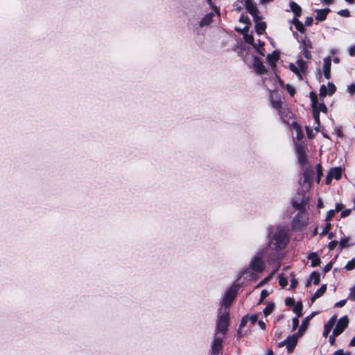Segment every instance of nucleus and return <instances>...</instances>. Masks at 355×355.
Returning <instances> with one entry per match:
<instances>
[{
  "mask_svg": "<svg viewBox=\"0 0 355 355\" xmlns=\"http://www.w3.org/2000/svg\"><path fill=\"white\" fill-rule=\"evenodd\" d=\"M279 284L282 288H284L288 284V279L286 277L280 275L279 277Z\"/></svg>",
  "mask_w": 355,
  "mask_h": 355,
  "instance_id": "nucleus-43",
  "label": "nucleus"
},
{
  "mask_svg": "<svg viewBox=\"0 0 355 355\" xmlns=\"http://www.w3.org/2000/svg\"><path fill=\"white\" fill-rule=\"evenodd\" d=\"M239 21L241 23L245 24H246L248 26L251 25V21H250L249 17L248 15H246L242 14L240 16Z\"/></svg>",
  "mask_w": 355,
  "mask_h": 355,
  "instance_id": "nucleus-38",
  "label": "nucleus"
},
{
  "mask_svg": "<svg viewBox=\"0 0 355 355\" xmlns=\"http://www.w3.org/2000/svg\"><path fill=\"white\" fill-rule=\"evenodd\" d=\"M315 19L318 21H323L327 19V15L331 12L329 8L315 10Z\"/></svg>",
  "mask_w": 355,
  "mask_h": 355,
  "instance_id": "nucleus-19",
  "label": "nucleus"
},
{
  "mask_svg": "<svg viewBox=\"0 0 355 355\" xmlns=\"http://www.w3.org/2000/svg\"><path fill=\"white\" fill-rule=\"evenodd\" d=\"M277 112L282 122L287 125H289L290 120L294 118V114L291 112L287 105H284V107L279 110Z\"/></svg>",
  "mask_w": 355,
  "mask_h": 355,
  "instance_id": "nucleus-8",
  "label": "nucleus"
},
{
  "mask_svg": "<svg viewBox=\"0 0 355 355\" xmlns=\"http://www.w3.org/2000/svg\"><path fill=\"white\" fill-rule=\"evenodd\" d=\"M297 284H298V281L296 279H295V278L292 279L291 281V284H290L289 289L290 290L295 289L297 287Z\"/></svg>",
  "mask_w": 355,
  "mask_h": 355,
  "instance_id": "nucleus-54",
  "label": "nucleus"
},
{
  "mask_svg": "<svg viewBox=\"0 0 355 355\" xmlns=\"http://www.w3.org/2000/svg\"><path fill=\"white\" fill-rule=\"evenodd\" d=\"M327 86H328V89H328L329 95V96L333 95L336 92V87L331 82H329L328 84H327Z\"/></svg>",
  "mask_w": 355,
  "mask_h": 355,
  "instance_id": "nucleus-39",
  "label": "nucleus"
},
{
  "mask_svg": "<svg viewBox=\"0 0 355 355\" xmlns=\"http://www.w3.org/2000/svg\"><path fill=\"white\" fill-rule=\"evenodd\" d=\"M292 126L296 131V139L298 141L302 140L304 137V133L299 123L296 121H293Z\"/></svg>",
  "mask_w": 355,
  "mask_h": 355,
  "instance_id": "nucleus-25",
  "label": "nucleus"
},
{
  "mask_svg": "<svg viewBox=\"0 0 355 355\" xmlns=\"http://www.w3.org/2000/svg\"><path fill=\"white\" fill-rule=\"evenodd\" d=\"M223 349V338H215L211 345L212 353L214 355H218Z\"/></svg>",
  "mask_w": 355,
  "mask_h": 355,
  "instance_id": "nucleus-14",
  "label": "nucleus"
},
{
  "mask_svg": "<svg viewBox=\"0 0 355 355\" xmlns=\"http://www.w3.org/2000/svg\"><path fill=\"white\" fill-rule=\"evenodd\" d=\"M291 11L293 13L294 17L298 19L302 15V8L295 1H291L289 3Z\"/></svg>",
  "mask_w": 355,
  "mask_h": 355,
  "instance_id": "nucleus-17",
  "label": "nucleus"
},
{
  "mask_svg": "<svg viewBox=\"0 0 355 355\" xmlns=\"http://www.w3.org/2000/svg\"><path fill=\"white\" fill-rule=\"evenodd\" d=\"M302 53L304 57L308 60L311 59L312 57L310 49H302Z\"/></svg>",
  "mask_w": 355,
  "mask_h": 355,
  "instance_id": "nucleus-51",
  "label": "nucleus"
},
{
  "mask_svg": "<svg viewBox=\"0 0 355 355\" xmlns=\"http://www.w3.org/2000/svg\"><path fill=\"white\" fill-rule=\"evenodd\" d=\"M229 320V313L220 315L218 319L216 331L225 335L228 330Z\"/></svg>",
  "mask_w": 355,
  "mask_h": 355,
  "instance_id": "nucleus-4",
  "label": "nucleus"
},
{
  "mask_svg": "<svg viewBox=\"0 0 355 355\" xmlns=\"http://www.w3.org/2000/svg\"><path fill=\"white\" fill-rule=\"evenodd\" d=\"M270 278V276L266 277L264 279H263L261 282H260L259 283V284L257 286V287H260V286H263L265 284H266L269 281Z\"/></svg>",
  "mask_w": 355,
  "mask_h": 355,
  "instance_id": "nucleus-63",
  "label": "nucleus"
},
{
  "mask_svg": "<svg viewBox=\"0 0 355 355\" xmlns=\"http://www.w3.org/2000/svg\"><path fill=\"white\" fill-rule=\"evenodd\" d=\"M255 31L258 35H262L266 29V23L264 21H259V20L254 21Z\"/></svg>",
  "mask_w": 355,
  "mask_h": 355,
  "instance_id": "nucleus-24",
  "label": "nucleus"
},
{
  "mask_svg": "<svg viewBox=\"0 0 355 355\" xmlns=\"http://www.w3.org/2000/svg\"><path fill=\"white\" fill-rule=\"evenodd\" d=\"M347 91L351 94H354L355 93V84L353 83V84L349 85L347 87Z\"/></svg>",
  "mask_w": 355,
  "mask_h": 355,
  "instance_id": "nucleus-60",
  "label": "nucleus"
},
{
  "mask_svg": "<svg viewBox=\"0 0 355 355\" xmlns=\"http://www.w3.org/2000/svg\"><path fill=\"white\" fill-rule=\"evenodd\" d=\"M332 355H352L349 352H344L341 349H338L334 352Z\"/></svg>",
  "mask_w": 355,
  "mask_h": 355,
  "instance_id": "nucleus-53",
  "label": "nucleus"
},
{
  "mask_svg": "<svg viewBox=\"0 0 355 355\" xmlns=\"http://www.w3.org/2000/svg\"><path fill=\"white\" fill-rule=\"evenodd\" d=\"M295 148H296V153L297 155L298 162L302 167H304V165L308 162V157H307V155L306 153V146L304 144V143L302 142V143L297 144Z\"/></svg>",
  "mask_w": 355,
  "mask_h": 355,
  "instance_id": "nucleus-5",
  "label": "nucleus"
},
{
  "mask_svg": "<svg viewBox=\"0 0 355 355\" xmlns=\"http://www.w3.org/2000/svg\"><path fill=\"white\" fill-rule=\"evenodd\" d=\"M298 337L296 334H293L286 338V349L288 353H292L294 351L297 344Z\"/></svg>",
  "mask_w": 355,
  "mask_h": 355,
  "instance_id": "nucleus-13",
  "label": "nucleus"
},
{
  "mask_svg": "<svg viewBox=\"0 0 355 355\" xmlns=\"http://www.w3.org/2000/svg\"><path fill=\"white\" fill-rule=\"evenodd\" d=\"M240 288L239 284L234 283L230 288H229L223 296L222 300V304L226 307H229L233 303L234 300L236 297L239 289Z\"/></svg>",
  "mask_w": 355,
  "mask_h": 355,
  "instance_id": "nucleus-2",
  "label": "nucleus"
},
{
  "mask_svg": "<svg viewBox=\"0 0 355 355\" xmlns=\"http://www.w3.org/2000/svg\"><path fill=\"white\" fill-rule=\"evenodd\" d=\"M331 59L330 57L325 58L324 59L323 64V73L324 76L326 79L329 80L331 78Z\"/></svg>",
  "mask_w": 355,
  "mask_h": 355,
  "instance_id": "nucleus-15",
  "label": "nucleus"
},
{
  "mask_svg": "<svg viewBox=\"0 0 355 355\" xmlns=\"http://www.w3.org/2000/svg\"><path fill=\"white\" fill-rule=\"evenodd\" d=\"M303 304L301 301L297 302L293 307V312L297 315V317H301L302 315Z\"/></svg>",
  "mask_w": 355,
  "mask_h": 355,
  "instance_id": "nucleus-28",
  "label": "nucleus"
},
{
  "mask_svg": "<svg viewBox=\"0 0 355 355\" xmlns=\"http://www.w3.org/2000/svg\"><path fill=\"white\" fill-rule=\"evenodd\" d=\"M272 241L276 249L282 250L289 243L288 230L286 227H278L273 234Z\"/></svg>",
  "mask_w": 355,
  "mask_h": 355,
  "instance_id": "nucleus-1",
  "label": "nucleus"
},
{
  "mask_svg": "<svg viewBox=\"0 0 355 355\" xmlns=\"http://www.w3.org/2000/svg\"><path fill=\"white\" fill-rule=\"evenodd\" d=\"M348 324L349 319L347 315L340 318L337 322L336 327L333 330L334 331V335L339 336L340 334H341L344 331V330L348 327Z\"/></svg>",
  "mask_w": 355,
  "mask_h": 355,
  "instance_id": "nucleus-11",
  "label": "nucleus"
},
{
  "mask_svg": "<svg viewBox=\"0 0 355 355\" xmlns=\"http://www.w3.org/2000/svg\"><path fill=\"white\" fill-rule=\"evenodd\" d=\"M279 58V54L277 53H273L272 55H268V59L269 60V62H272V61L274 62H277Z\"/></svg>",
  "mask_w": 355,
  "mask_h": 355,
  "instance_id": "nucleus-49",
  "label": "nucleus"
},
{
  "mask_svg": "<svg viewBox=\"0 0 355 355\" xmlns=\"http://www.w3.org/2000/svg\"><path fill=\"white\" fill-rule=\"evenodd\" d=\"M285 304L288 306H294L295 305V301L293 297H286L285 300Z\"/></svg>",
  "mask_w": 355,
  "mask_h": 355,
  "instance_id": "nucleus-47",
  "label": "nucleus"
},
{
  "mask_svg": "<svg viewBox=\"0 0 355 355\" xmlns=\"http://www.w3.org/2000/svg\"><path fill=\"white\" fill-rule=\"evenodd\" d=\"M297 67L299 69V70L300 71V73H306V70H307V62L304 60H303L302 59H299L297 60Z\"/></svg>",
  "mask_w": 355,
  "mask_h": 355,
  "instance_id": "nucleus-30",
  "label": "nucleus"
},
{
  "mask_svg": "<svg viewBox=\"0 0 355 355\" xmlns=\"http://www.w3.org/2000/svg\"><path fill=\"white\" fill-rule=\"evenodd\" d=\"M347 300H342L335 304V307H343L345 305Z\"/></svg>",
  "mask_w": 355,
  "mask_h": 355,
  "instance_id": "nucleus-59",
  "label": "nucleus"
},
{
  "mask_svg": "<svg viewBox=\"0 0 355 355\" xmlns=\"http://www.w3.org/2000/svg\"><path fill=\"white\" fill-rule=\"evenodd\" d=\"M326 291H327V284H322L321 286V287L319 289H318L313 294V295L311 298L312 302H313L316 299L322 296L323 294L326 292Z\"/></svg>",
  "mask_w": 355,
  "mask_h": 355,
  "instance_id": "nucleus-27",
  "label": "nucleus"
},
{
  "mask_svg": "<svg viewBox=\"0 0 355 355\" xmlns=\"http://www.w3.org/2000/svg\"><path fill=\"white\" fill-rule=\"evenodd\" d=\"M297 318L298 317H295V318H293V320H292V322H293L292 330L293 331L295 330L299 326V320Z\"/></svg>",
  "mask_w": 355,
  "mask_h": 355,
  "instance_id": "nucleus-55",
  "label": "nucleus"
},
{
  "mask_svg": "<svg viewBox=\"0 0 355 355\" xmlns=\"http://www.w3.org/2000/svg\"><path fill=\"white\" fill-rule=\"evenodd\" d=\"M291 24H293L295 26L296 30L297 31H299L300 33L302 34H304L306 33V28H305V25L303 24V23L299 19H297V18H293V19L290 20L288 21Z\"/></svg>",
  "mask_w": 355,
  "mask_h": 355,
  "instance_id": "nucleus-18",
  "label": "nucleus"
},
{
  "mask_svg": "<svg viewBox=\"0 0 355 355\" xmlns=\"http://www.w3.org/2000/svg\"><path fill=\"white\" fill-rule=\"evenodd\" d=\"M337 245H338V241L336 240H333L329 243L328 249L330 251L333 250L336 247Z\"/></svg>",
  "mask_w": 355,
  "mask_h": 355,
  "instance_id": "nucleus-52",
  "label": "nucleus"
},
{
  "mask_svg": "<svg viewBox=\"0 0 355 355\" xmlns=\"http://www.w3.org/2000/svg\"><path fill=\"white\" fill-rule=\"evenodd\" d=\"M349 54L351 56L355 55V45L350 46L349 49Z\"/></svg>",
  "mask_w": 355,
  "mask_h": 355,
  "instance_id": "nucleus-64",
  "label": "nucleus"
},
{
  "mask_svg": "<svg viewBox=\"0 0 355 355\" xmlns=\"http://www.w3.org/2000/svg\"><path fill=\"white\" fill-rule=\"evenodd\" d=\"M336 321V316L333 315L330 319L328 320L327 323L324 324V331H323V336L327 338L331 329H333L335 323Z\"/></svg>",
  "mask_w": 355,
  "mask_h": 355,
  "instance_id": "nucleus-16",
  "label": "nucleus"
},
{
  "mask_svg": "<svg viewBox=\"0 0 355 355\" xmlns=\"http://www.w3.org/2000/svg\"><path fill=\"white\" fill-rule=\"evenodd\" d=\"M338 14L344 17H350V12L348 9H343L338 12Z\"/></svg>",
  "mask_w": 355,
  "mask_h": 355,
  "instance_id": "nucleus-50",
  "label": "nucleus"
},
{
  "mask_svg": "<svg viewBox=\"0 0 355 355\" xmlns=\"http://www.w3.org/2000/svg\"><path fill=\"white\" fill-rule=\"evenodd\" d=\"M301 44L302 46V49H311L313 48L312 42L307 36H305L302 40Z\"/></svg>",
  "mask_w": 355,
  "mask_h": 355,
  "instance_id": "nucleus-31",
  "label": "nucleus"
},
{
  "mask_svg": "<svg viewBox=\"0 0 355 355\" xmlns=\"http://www.w3.org/2000/svg\"><path fill=\"white\" fill-rule=\"evenodd\" d=\"M347 270H352L355 268V258H353L350 261H349L345 267Z\"/></svg>",
  "mask_w": 355,
  "mask_h": 355,
  "instance_id": "nucleus-40",
  "label": "nucleus"
},
{
  "mask_svg": "<svg viewBox=\"0 0 355 355\" xmlns=\"http://www.w3.org/2000/svg\"><path fill=\"white\" fill-rule=\"evenodd\" d=\"M245 7L248 12L253 17L254 21L261 19L257 5L254 3L252 0H245Z\"/></svg>",
  "mask_w": 355,
  "mask_h": 355,
  "instance_id": "nucleus-9",
  "label": "nucleus"
},
{
  "mask_svg": "<svg viewBox=\"0 0 355 355\" xmlns=\"http://www.w3.org/2000/svg\"><path fill=\"white\" fill-rule=\"evenodd\" d=\"M307 259L311 261V266L316 267L320 266L321 260L317 252H313L308 254Z\"/></svg>",
  "mask_w": 355,
  "mask_h": 355,
  "instance_id": "nucleus-21",
  "label": "nucleus"
},
{
  "mask_svg": "<svg viewBox=\"0 0 355 355\" xmlns=\"http://www.w3.org/2000/svg\"><path fill=\"white\" fill-rule=\"evenodd\" d=\"M275 309V304L273 303H269L263 309V314L265 316L269 315Z\"/></svg>",
  "mask_w": 355,
  "mask_h": 355,
  "instance_id": "nucleus-34",
  "label": "nucleus"
},
{
  "mask_svg": "<svg viewBox=\"0 0 355 355\" xmlns=\"http://www.w3.org/2000/svg\"><path fill=\"white\" fill-rule=\"evenodd\" d=\"M313 19L312 17H307L305 19L304 25L306 26H310L312 25Z\"/></svg>",
  "mask_w": 355,
  "mask_h": 355,
  "instance_id": "nucleus-58",
  "label": "nucleus"
},
{
  "mask_svg": "<svg viewBox=\"0 0 355 355\" xmlns=\"http://www.w3.org/2000/svg\"><path fill=\"white\" fill-rule=\"evenodd\" d=\"M309 198L305 196H303L301 200L299 202V195L295 198V200L292 201L293 207L298 210L299 211H302V213H306V205L309 204Z\"/></svg>",
  "mask_w": 355,
  "mask_h": 355,
  "instance_id": "nucleus-6",
  "label": "nucleus"
},
{
  "mask_svg": "<svg viewBox=\"0 0 355 355\" xmlns=\"http://www.w3.org/2000/svg\"><path fill=\"white\" fill-rule=\"evenodd\" d=\"M311 280L313 281L315 285H318L320 282V274L318 271H313L310 275Z\"/></svg>",
  "mask_w": 355,
  "mask_h": 355,
  "instance_id": "nucleus-29",
  "label": "nucleus"
},
{
  "mask_svg": "<svg viewBox=\"0 0 355 355\" xmlns=\"http://www.w3.org/2000/svg\"><path fill=\"white\" fill-rule=\"evenodd\" d=\"M329 173L333 178L339 180L342 177V169L340 167H334L331 168Z\"/></svg>",
  "mask_w": 355,
  "mask_h": 355,
  "instance_id": "nucleus-26",
  "label": "nucleus"
},
{
  "mask_svg": "<svg viewBox=\"0 0 355 355\" xmlns=\"http://www.w3.org/2000/svg\"><path fill=\"white\" fill-rule=\"evenodd\" d=\"M270 103L271 106L277 112L284 107L283 102L281 101L280 98L277 97L275 98L273 95L270 96Z\"/></svg>",
  "mask_w": 355,
  "mask_h": 355,
  "instance_id": "nucleus-22",
  "label": "nucleus"
},
{
  "mask_svg": "<svg viewBox=\"0 0 355 355\" xmlns=\"http://www.w3.org/2000/svg\"><path fill=\"white\" fill-rule=\"evenodd\" d=\"M252 64L254 71L259 75L264 74L266 72V69L260 58L254 56Z\"/></svg>",
  "mask_w": 355,
  "mask_h": 355,
  "instance_id": "nucleus-12",
  "label": "nucleus"
},
{
  "mask_svg": "<svg viewBox=\"0 0 355 355\" xmlns=\"http://www.w3.org/2000/svg\"><path fill=\"white\" fill-rule=\"evenodd\" d=\"M319 92H320L319 96H320V98L321 101H323L324 98L327 95H329L328 89L324 85H322L320 86Z\"/></svg>",
  "mask_w": 355,
  "mask_h": 355,
  "instance_id": "nucleus-33",
  "label": "nucleus"
},
{
  "mask_svg": "<svg viewBox=\"0 0 355 355\" xmlns=\"http://www.w3.org/2000/svg\"><path fill=\"white\" fill-rule=\"evenodd\" d=\"M309 96L311 101V107L315 108L318 105V102L317 94L314 92H311Z\"/></svg>",
  "mask_w": 355,
  "mask_h": 355,
  "instance_id": "nucleus-32",
  "label": "nucleus"
},
{
  "mask_svg": "<svg viewBox=\"0 0 355 355\" xmlns=\"http://www.w3.org/2000/svg\"><path fill=\"white\" fill-rule=\"evenodd\" d=\"M332 266H333V263L332 261H330L329 263H328L323 268V272L324 273H327L329 271H330L332 268Z\"/></svg>",
  "mask_w": 355,
  "mask_h": 355,
  "instance_id": "nucleus-57",
  "label": "nucleus"
},
{
  "mask_svg": "<svg viewBox=\"0 0 355 355\" xmlns=\"http://www.w3.org/2000/svg\"><path fill=\"white\" fill-rule=\"evenodd\" d=\"M313 111V117L314 119L315 122L319 125L320 122V114L318 113V110H316L315 107L312 108Z\"/></svg>",
  "mask_w": 355,
  "mask_h": 355,
  "instance_id": "nucleus-41",
  "label": "nucleus"
},
{
  "mask_svg": "<svg viewBox=\"0 0 355 355\" xmlns=\"http://www.w3.org/2000/svg\"><path fill=\"white\" fill-rule=\"evenodd\" d=\"M352 210L350 209H347L343 210L341 212L340 217L341 218H345L351 214Z\"/></svg>",
  "mask_w": 355,
  "mask_h": 355,
  "instance_id": "nucleus-56",
  "label": "nucleus"
},
{
  "mask_svg": "<svg viewBox=\"0 0 355 355\" xmlns=\"http://www.w3.org/2000/svg\"><path fill=\"white\" fill-rule=\"evenodd\" d=\"M214 14L212 12H209L205 15L199 22V26L200 27H204L205 26H209L213 21Z\"/></svg>",
  "mask_w": 355,
  "mask_h": 355,
  "instance_id": "nucleus-23",
  "label": "nucleus"
},
{
  "mask_svg": "<svg viewBox=\"0 0 355 355\" xmlns=\"http://www.w3.org/2000/svg\"><path fill=\"white\" fill-rule=\"evenodd\" d=\"M313 315H314V313H312L304 319V320L302 322L301 326L300 327L298 331L295 334L297 336H301L303 334L304 331H306V329H307V327L309 324V321L313 318Z\"/></svg>",
  "mask_w": 355,
  "mask_h": 355,
  "instance_id": "nucleus-20",
  "label": "nucleus"
},
{
  "mask_svg": "<svg viewBox=\"0 0 355 355\" xmlns=\"http://www.w3.org/2000/svg\"><path fill=\"white\" fill-rule=\"evenodd\" d=\"M249 266L253 271L259 273L264 270L266 264L261 257L256 256L252 259Z\"/></svg>",
  "mask_w": 355,
  "mask_h": 355,
  "instance_id": "nucleus-7",
  "label": "nucleus"
},
{
  "mask_svg": "<svg viewBox=\"0 0 355 355\" xmlns=\"http://www.w3.org/2000/svg\"><path fill=\"white\" fill-rule=\"evenodd\" d=\"M268 295H269V293L266 290L263 289L261 292L260 297H261V300H264L266 297H267L268 296Z\"/></svg>",
  "mask_w": 355,
  "mask_h": 355,
  "instance_id": "nucleus-62",
  "label": "nucleus"
},
{
  "mask_svg": "<svg viewBox=\"0 0 355 355\" xmlns=\"http://www.w3.org/2000/svg\"><path fill=\"white\" fill-rule=\"evenodd\" d=\"M331 229V224L330 223H327L325 226L323 227V230L320 234L321 236H324L327 234L329 230Z\"/></svg>",
  "mask_w": 355,
  "mask_h": 355,
  "instance_id": "nucleus-42",
  "label": "nucleus"
},
{
  "mask_svg": "<svg viewBox=\"0 0 355 355\" xmlns=\"http://www.w3.org/2000/svg\"><path fill=\"white\" fill-rule=\"evenodd\" d=\"M349 237L342 238L339 242V246L340 248V250H343L345 248L350 246V245L349 244Z\"/></svg>",
  "mask_w": 355,
  "mask_h": 355,
  "instance_id": "nucleus-36",
  "label": "nucleus"
},
{
  "mask_svg": "<svg viewBox=\"0 0 355 355\" xmlns=\"http://www.w3.org/2000/svg\"><path fill=\"white\" fill-rule=\"evenodd\" d=\"M336 336H337L334 335V331H333V334H332V335H331V336H329V343H330L331 345H334V344H335V342H336V338H336Z\"/></svg>",
  "mask_w": 355,
  "mask_h": 355,
  "instance_id": "nucleus-61",
  "label": "nucleus"
},
{
  "mask_svg": "<svg viewBox=\"0 0 355 355\" xmlns=\"http://www.w3.org/2000/svg\"><path fill=\"white\" fill-rule=\"evenodd\" d=\"M313 169L311 166L306 167L303 172V186L309 189L313 183Z\"/></svg>",
  "mask_w": 355,
  "mask_h": 355,
  "instance_id": "nucleus-10",
  "label": "nucleus"
},
{
  "mask_svg": "<svg viewBox=\"0 0 355 355\" xmlns=\"http://www.w3.org/2000/svg\"><path fill=\"white\" fill-rule=\"evenodd\" d=\"M315 109H316V110H318L319 114L320 112L325 113V114H327L328 112L327 107L326 106V105L324 103H319L318 102V105L315 106Z\"/></svg>",
  "mask_w": 355,
  "mask_h": 355,
  "instance_id": "nucleus-37",
  "label": "nucleus"
},
{
  "mask_svg": "<svg viewBox=\"0 0 355 355\" xmlns=\"http://www.w3.org/2000/svg\"><path fill=\"white\" fill-rule=\"evenodd\" d=\"M308 216L306 213H302L299 211L292 221V227L295 230H300L304 227H306L308 223Z\"/></svg>",
  "mask_w": 355,
  "mask_h": 355,
  "instance_id": "nucleus-3",
  "label": "nucleus"
},
{
  "mask_svg": "<svg viewBox=\"0 0 355 355\" xmlns=\"http://www.w3.org/2000/svg\"><path fill=\"white\" fill-rule=\"evenodd\" d=\"M335 213H336V211L333 209L328 211L327 213V215H326L325 220L327 222L331 221L332 220V218L334 217Z\"/></svg>",
  "mask_w": 355,
  "mask_h": 355,
  "instance_id": "nucleus-45",
  "label": "nucleus"
},
{
  "mask_svg": "<svg viewBox=\"0 0 355 355\" xmlns=\"http://www.w3.org/2000/svg\"><path fill=\"white\" fill-rule=\"evenodd\" d=\"M289 69L295 74L301 76L300 71L299 70L298 67L297 66H295L293 63H291L289 64Z\"/></svg>",
  "mask_w": 355,
  "mask_h": 355,
  "instance_id": "nucleus-44",
  "label": "nucleus"
},
{
  "mask_svg": "<svg viewBox=\"0 0 355 355\" xmlns=\"http://www.w3.org/2000/svg\"><path fill=\"white\" fill-rule=\"evenodd\" d=\"M243 38L246 43L251 44L254 48H256L255 45L254 44V37L252 34H248L247 33H245L243 35Z\"/></svg>",
  "mask_w": 355,
  "mask_h": 355,
  "instance_id": "nucleus-35",
  "label": "nucleus"
},
{
  "mask_svg": "<svg viewBox=\"0 0 355 355\" xmlns=\"http://www.w3.org/2000/svg\"><path fill=\"white\" fill-rule=\"evenodd\" d=\"M316 172L317 176H318V179L321 180L322 176L323 175L322 166L321 164H318L316 165Z\"/></svg>",
  "mask_w": 355,
  "mask_h": 355,
  "instance_id": "nucleus-46",
  "label": "nucleus"
},
{
  "mask_svg": "<svg viewBox=\"0 0 355 355\" xmlns=\"http://www.w3.org/2000/svg\"><path fill=\"white\" fill-rule=\"evenodd\" d=\"M286 91L288 92L291 96H293L295 94V89L292 85L287 84L286 86Z\"/></svg>",
  "mask_w": 355,
  "mask_h": 355,
  "instance_id": "nucleus-48",
  "label": "nucleus"
}]
</instances>
